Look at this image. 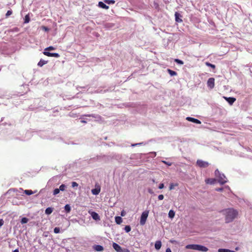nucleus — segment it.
Masks as SVG:
<instances>
[{
    "instance_id": "obj_1",
    "label": "nucleus",
    "mask_w": 252,
    "mask_h": 252,
    "mask_svg": "<svg viewBox=\"0 0 252 252\" xmlns=\"http://www.w3.org/2000/svg\"><path fill=\"white\" fill-rule=\"evenodd\" d=\"M224 214L225 216V222L229 223L233 221L238 216V212L233 209H227L224 211Z\"/></svg>"
},
{
    "instance_id": "obj_2",
    "label": "nucleus",
    "mask_w": 252,
    "mask_h": 252,
    "mask_svg": "<svg viewBox=\"0 0 252 252\" xmlns=\"http://www.w3.org/2000/svg\"><path fill=\"white\" fill-rule=\"evenodd\" d=\"M187 249H192L201 252H206L208 251V249L203 246L197 244H189L186 246Z\"/></svg>"
},
{
    "instance_id": "obj_3",
    "label": "nucleus",
    "mask_w": 252,
    "mask_h": 252,
    "mask_svg": "<svg viewBox=\"0 0 252 252\" xmlns=\"http://www.w3.org/2000/svg\"><path fill=\"white\" fill-rule=\"evenodd\" d=\"M149 214V211H144L141 216L140 218V224L143 225L145 224L147 219L148 218Z\"/></svg>"
},
{
    "instance_id": "obj_4",
    "label": "nucleus",
    "mask_w": 252,
    "mask_h": 252,
    "mask_svg": "<svg viewBox=\"0 0 252 252\" xmlns=\"http://www.w3.org/2000/svg\"><path fill=\"white\" fill-rule=\"evenodd\" d=\"M113 247L117 252H130L129 250L127 249H123L120 246L116 243H113Z\"/></svg>"
},
{
    "instance_id": "obj_5",
    "label": "nucleus",
    "mask_w": 252,
    "mask_h": 252,
    "mask_svg": "<svg viewBox=\"0 0 252 252\" xmlns=\"http://www.w3.org/2000/svg\"><path fill=\"white\" fill-rule=\"evenodd\" d=\"M196 165L200 168H206L209 166V163L207 161L198 159L196 161Z\"/></svg>"
},
{
    "instance_id": "obj_6",
    "label": "nucleus",
    "mask_w": 252,
    "mask_h": 252,
    "mask_svg": "<svg viewBox=\"0 0 252 252\" xmlns=\"http://www.w3.org/2000/svg\"><path fill=\"white\" fill-rule=\"evenodd\" d=\"M218 178V182L221 185H223L227 182V179L224 174H220Z\"/></svg>"
},
{
    "instance_id": "obj_7",
    "label": "nucleus",
    "mask_w": 252,
    "mask_h": 252,
    "mask_svg": "<svg viewBox=\"0 0 252 252\" xmlns=\"http://www.w3.org/2000/svg\"><path fill=\"white\" fill-rule=\"evenodd\" d=\"M88 212L91 215V217L94 220L96 221L100 220V217L97 213L91 211H89Z\"/></svg>"
},
{
    "instance_id": "obj_8",
    "label": "nucleus",
    "mask_w": 252,
    "mask_h": 252,
    "mask_svg": "<svg viewBox=\"0 0 252 252\" xmlns=\"http://www.w3.org/2000/svg\"><path fill=\"white\" fill-rule=\"evenodd\" d=\"M207 86L208 87L212 89L214 88L215 86V79L214 78H210L207 81Z\"/></svg>"
},
{
    "instance_id": "obj_9",
    "label": "nucleus",
    "mask_w": 252,
    "mask_h": 252,
    "mask_svg": "<svg viewBox=\"0 0 252 252\" xmlns=\"http://www.w3.org/2000/svg\"><path fill=\"white\" fill-rule=\"evenodd\" d=\"M223 98L230 104L232 105L235 101L236 98L232 97H227L224 96Z\"/></svg>"
},
{
    "instance_id": "obj_10",
    "label": "nucleus",
    "mask_w": 252,
    "mask_h": 252,
    "mask_svg": "<svg viewBox=\"0 0 252 252\" xmlns=\"http://www.w3.org/2000/svg\"><path fill=\"white\" fill-rule=\"evenodd\" d=\"M186 119L188 121H189V122H193V123H195V124H201L200 121H199L198 119L192 118V117H187L186 118Z\"/></svg>"
},
{
    "instance_id": "obj_11",
    "label": "nucleus",
    "mask_w": 252,
    "mask_h": 252,
    "mask_svg": "<svg viewBox=\"0 0 252 252\" xmlns=\"http://www.w3.org/2000/svg\"><path fill=\"white\" fill-rule=\"evenodd\" d=\"M93 248H94V249L97 252H102L104 250L103 247L101 245H94L93 247Z\"/></svg>"
},
{
    "instance_id": "obj_12",
    "label": "nucleus",
    "mask_w": 252,
    "mask_h": 252,
    "mask_svg": "<svg viewBox=\"0 0 252 252\" xmlns=\"http://www.w3.org/2000/svg\"><path fill=\"white\" fill-rule=\"evenodd\" d=\"M175 16L176 22L178 23H181L183 22V20L181 18H180V17H181V15L179 13L177 12H175Z\"/></svg>"
},
{
    "instance_id": "obj_13",
    "label": "nucleus",
    "mask_w": 252,
    "mask_h": 252,
    "mask_svg": "<svg viewBox=\"0 0 252 252\" xmlns=\"http://www.w3.org/2000/svg\"><path fill=\"white\" fill-rule=\"evenodd\" d=\"M161 247V242L160 241H157L155 244V249L157 250H159Z\"/></svg>"
},
{
    "instance_id": "obj_14",
    "label": "nucleus",
    "mask_w": 252,
    "mask_h": 252,
    "mask_svg": "<svg viewBox=\"0 0 252 252\" xmlns=\"http://www.w3.org/2000/svg\"><path fill=\"white\" fill-rule=\"evenodd\" d=\"M216 182V180L215 179L212 178H208L205 180V182L207 184H214Z\"/></svg>"
},
{
    "instance_id": "obj_15",
    "label": "nucleus",
    "mask_w": 252,
    "mask_h": 252,
    "mask_svg": "<svg viewBox=\"0 0 252 252\" xmlns=\"http://www.w3.org/2000/svg\"><path fill=\"white\" fill-rule=\"evenodd\" d=\"M98 6L102 8L105 9H108L109 8V6L104 4L103 2L100 1L98 2Z\"/></svg>"
},
{
    "instance_id": "obj_16",
    "label": "nucleus",
    "mask_w": 252,
    "mask_h": 252,
    "mask_svg": "<svg viewBox=\"0 0 252 252\" xmlns=\"http://www.w3.org/2000/svg\"><path fill=\"white\" fill-rule=\"evenodd\" d=\"M115 222L118 224H120L122 222V219L121 217L117 216L115 218Z\"/></svg>"
},
{
    "instance_id": "obj_17",
    "label": "nucleus",
    "mask_w": 252,
    "mask_h": 252,
    "mask_svg": "<svg viewBox=\"0 0 252 252\" xmlns=\"http://www.w3.org/2000/svg\"><path fill=\"white\" fill-rule=\"evenodd\" d=\"M47 61H44L43 60H42L41 59L40 60V61L38 62L37 65L40 66V67H41L43 65L46 64L47 63Z\"/></svg>"
},
{
    "instance_id": "obj_18",
    "label": "nucleus",
    "mask_w": 252,
    "mask_h": 252,
    "mask_svg": "<svg viewBox=\"0 0 252 252\" xmlns=\"http://www.w3.org/2000/svg\"><path fill=\"white\" fill-rule=\"evenodd\" d=\"M100 189H94L92 190V192L94 195H97L100 192Z\"/></svg>"
},
{
    "instance_id": "obj_19",
    "label": "nucleus",
    "mask_w": 252,
    "mask_h": 252,
    "mask_svg": "<svg viewBox=\"0 0 252 252\" xmlns=\"http://www.w3.org/2000/svg\"><path fill=\"white\" fill-rule=\"evenodd\" d=\"M53 211V209L52 208L48 207L45 210V214L47 215H50L52 213Z\"/></svg>"
},
{
    "instance_id": "obj_20",
    "label": "nucleus",
    "mask_w": 252,
    "mask_h": 252,
    "mask_svg": "<svg viewBox=\"0 0 252 252\" xmlns=\"http://www.w3.org/2000/svg\"><path fill=\"white\" fill-rule=\"evenodd\" d=\"M167 72L171 76H175V75H177V73L176 71H173L170 69H167Z\"/></svg>"
},
{
    "instance_id": "obj_21",
    "label": "nucleus",
    "mask_w": 252,
    "mask_h": 252,
    "mask_svg": "<svg viewBox=\"0 0 252 252\" xmlns=\"http://www.w3.org/2000/svg\"><path fill=\"white\" fill-rule=\"evenodd\" d=\"M174 216H175V212L172 210H170L168 213L169 217L170 218H174Z\"/></svg>"
},
{
    "instance_id": "obj_22",
    "label": "nucleus",
    "mask_w": 252,
    "mask_h": 252,
    "mask_svg": "<svg viewBox=\"0 0 252 252\" xmlns=\"http://www.w3.org/2000/svg\"><path fill=\"white\" fill-rule=\"evenodd\" d=\"M64 209L66 212L69 213L71 210V208L69 205H65V206H64Z\"/></svg>"
},
{
    "instance_id": "obj_23",
    "label": "nucleus",
    "mask_w": 252,
    "mask_h": 252,
    "mask_svg": "<svg viewBox=\"0 0 252 252\" xmlns=\"http://www.w3.org/2000/svg\"><path fill=\"white\" fill-rule=\"evenodd\" d=\"M29 220L28 218H23L22 219H21V222L22 224H24V223H26L28 222Z\"/></svg>"
},
{
    "instance_id": "obj_24",
    "label": "nucleus",
    "mask_w": 252,
    "mask_h": 252,
    "mask_svg": "<svg viewBox=\"0 0 252 252\" xmlns=\"http://www.w3.org/2000/svg\"><path fill=\"white\" fill-rule=\"evenodd\" d=\"M104 2L108 4H114L115 1L114 0H104Z\"/></svg>"
},
{
    "instance_id": "obj_25",
    "label": "nucleus",
    "mask_w": 252,
    "mask_h": 252,
    "mask_svg": "<svg viewBox=\"0 0 252 252\" xmlns=\"http://www.w3.org/2000/svg\"><path fill=\"white\" fill-rule=\"evenodd\" d=\"M205 63L207 66L211 67L213 69H215L216 68L215 65L209 62H206Z\"/></svg>"
},
{
    "instance_id": "obj_26",
    "label": "nucleus",
    "mask_w": 252,
    "mask_h": 252,
    "mask_svg": "<svg viewBox=\"0 0 252 252\" xmlns=\"http://www.w3.org/2000/svg\"><path fill=\"white\" fill-rule=\"evenodd\" d=\"M174 62L179 64L182 65L184 64V62L182 61H181L179 59H175Z\"/></svg>"
},
{
    "instance_id": "obj_27",
    "label": "nucleus",
    "mask_w": 252,
    "mask_h": 252,
    "mask_svg": "<svg viewBox=\"0 0 252 252\" xmlns=\"http://www.w3.org/2000/svg\"><path fill=\"white\" fill-rule=\"evenodd\" d=\"M230 250L226 249H219L218 252H229Z\"/></svg>"
},
{
    "instance_id": "obj_28",
    "label": "nucleus",
    "mask_w": 252,
    "mask_h": 252,
    "mask_svg": "<svg viewBox=\"0 0 252 252\" xmlns=\"http://www.w3.org/2000/svg\"><path fill=\"white\" fill-rule=\"evenodd\" d=\"M124 229L126 232H129L131 230V227L129 225H126Z\"/></svg>"
},
{
    "instance_id": "obj_29",
    "label": "nucleus",
    "mask_w": 252,
    "mask_h": 252,
    "mask_svg": "<svg viewBox=\"0 0 252 252\" xmlns=\"http://www.w3.org/2000/svg\"><path fill=\"white\" fill-rule=\"evenodd\" d=\"M25 193L28 195H31L33 193V192L32 190H25Z\"/></svg>"
},
{
    "instance_id": "obj_30",
    "label": "nucleus",
    "mask_w": 252,
    "mask_h": 252,
    "mask_svg": "<svg viewBox=\"0 0 252 252\" xmlns=\"http://www.w3.org/2000/svg\"><path fill=\"white\" fill-rule=\"evenodd\" d=\"M44 55L48 56V57H51L52 53L49 52H47L45 50L44 52H43Z\"/></svg>"
},
{
    "instance_id": "obj_31",
    "label": "nucleus",
    "mask_w": 252,
    "mask_h": 252,
    "mask_svg": "<svg viewBox=\"0 0 252 252\" xmlns=\"http://www.w3.org/2000/svg\"><path fill=\"white\" fill-rule=\"evenodd\" d=\"M65 188V186L63 184H62L60 186L59 189L60 190L63 191V190H64Z\"/></svg>"
},
{
    "instance_id": "obj_32",
    "label": "nucleus",
    "mask_w": 252,
    "mask_h": 252,
    "mask_svg": "<svg viewBox=\"0 0 252 252\" xmlns=\"http://www.w3.org/2000/svg\"><path fill=\"white\" fill-rule=\"evenodd\" d=\"M30 21V17L28 15H26L25 18V23H28Z\"/></svg>"
},
{
    "instance_id": "obj_33",
    "label": "nucleus",
    "mask_w": 252,
    "mask_h": 252,
    "mask_svg": "<svg viewBox=\"0 0 252 252\" xmlns=\"http://www.w3.org/2000/svg\"><path fill=\"white\" fill-rule=\"evenodd\" d=\"M60 189H55L54 190L53 194L54 195H56L58 194L60 192Z\"/></svg>"
},
{
    "instance_id": "obj_34",
    "label": "nucleus",
    "mask_w": 252,
    "mask_h": 252,
    "mask_svg": "<svg viewBox=\"0 0 252 252\" xmlns=\"http://www.w3.org/2000/svg\"><path fill=\"white\" fill-rule=\"evenodd\" d=\"M54 232L55 233H59L60 232V229L59 227H55L54 229Z\"/></svg>"
},
{
    "instance_id": "obj_35",
    "label": "nucleus",
    "mask_w": 252,
    "mask_h": 252,
    "mask_svg": "<svg viewBox=\"0 0 252 252\" xmlns=\"http://www.w3.org/2000/svg\"><path fill=\"white\" fill-rule=\"evenodd\" d=\"M12 14V11L11 10H8L6 13V16L7 17L11 15Z\"/></svg>"
},
{
    "instance_id": "obj_36",
    "label": "nucleus",
    "mask_w": 252,
    "mask_h": 252,
    "mask_svg": "<svg viewBox=\"0 0 252 252\" xmlns=\"http://www.w3.org/2000/svg\"><path fill=\"white\" fill-rule=\"evenodd\" d=\"M55 50V48L53 46H49L47 48H46L45 50V51H47V50Z\"/></svg>"
},
{
    "instance_id": "obj_37",
    "label": "nucleus",
    "mask_w": 252,
    "mask_h": 252,
    "mask_svg": "<svg viewBox=\"0 0 252 252\" xmlns=\"http://www.w3.org/2000/svg\"><path fill=\"white\" fill-rule=\"evenodd\" d=\"M51 57L59 58L60 57V55L58 53H52Z\"/></svg>"
},
{
    "instance_id": "obj_38",
    "label": "nucleus",
    "mask_w": 252,
    "mask_h": 252,
    "mask_svg": "<svg viewBox=\"0 0 252 252\" xmlns=\"http://www.w3.org/2000/svg\"><path fill=\"white\" fill-rule=\"evenodd\" d=\"M71 186L72 188H74L77 187L78 186V184L75 182H72Z\"/></svg>"
},
{
    "instance_id": "obj_39",
    "label": "nucleus",
    "mask_w": 252,
    "mask_h": 252,
    "mask_svg": "<svg viewBox=\"0 0 252 252\" xmlns=\"http://www.w3.org/2000/svg\"><path fill=\"white\" fill-rule=\"evenodd\" d=\"M164 196L162 194H160L158 196V199L160 200H161L163 199Z\"/></svg>"
},
{
    "instance_id": "obj_40",
    "label": "nucleus",
    "mask_w": 252,
    "mask_h": 252,
    "mask_svg": "<svg viewBox=\"0 0 252 252\" xmlns=\"http://www.w3.org/2000/svg\"><path fill=\"white\" fill-rule=\"evenodd\" d=\"M164 184L163 183L160 184L159 186H158V188L159 189H162L163 188H164Z\"/></svg>"
},
{
    "instance_id": "obj_41",
    "label": "nucleus",
    "mask_w": 252,
    "mask_h": 252,
    "mask_svg": "<svg viewBox=\"0 0 252 252\" xmlns=\"http://www.w3.org/2000/svg\"><path fill=\"white\" fill-rule=\"evenodd\" d=\"M174 185L173 184H170L169 187V189L172 190L174 189Z\"/></svg>"
},
{
    "instance_id": "obj_42",
    "label": "nucleus",
    "mask_w": 252,
    "mask_h": 252,
    "mask_svg": "<svg viewBox=\"0 0 252 252\" xmlns=\"http://www.w3.org/2000/svg\"><path fill=\"white\" fill-rule=\"evenodd\" d=\"M216 190L217 191H221L223 190V188H217L216 189Z\"/></svg>"
},
{
    "instance_id": "obj_43",
    "label": "nucleus",
    "mask_w": 252,
    "mask_h": 252,
    "mask_svg": "<svg viewBox=\"0 0 252 252\" xmlns=\"http://www.w3.org/2000/svg\"><path fill=\"white\" fill-rule=\"evenodd\" d=\"M4 221L2 219L0 220V227L3 224Z\"/></svg>"
},
{
    "instance_id": "obj_44",
    "label": "nucleus",
    "mask_w": 252,
    "mask_h": 252,
    "mask_svg": "<svg viewBox=\"0 0 252 252\" xmlns=\"http://www.w3.org/2000/svg\"><path fill=\"white\" fill-rule=\"evenodd\" d=\"M42 28V29H43L44 31H49V29L47 27L43 26Z\"/></svg>"
},
{
    "instance_id": "obj_45",
    "label": "nucleus",
    "mask_w": 252,
    "mask_h": 252,
    "mask_svg": "<svg viewBox=\"0 0 252 252\" xmlns=\"http://www.w3.org/2000/svg\"><path fill=\"white\" fill-rule=\"evenodd\" d=\"M166 252H172L170 248H167L166 250Z\"/></svg>"
},
{
    "instance_id": "obj_46",
    "label": "nucleus",
    "mask_w": 252,
    "mask_h": 252,
    "mask_svg": "<svg viewBox=\"0 0 252 252\" xmlns=\"http://www.w3.org/2000/svg\"><path fill=\"white\" fill-rule=\"evenodd\" d=\"M121 216H123H123H125V212L124 211H123L121 212Z\"/></svg>"
},
{
    "instance_id": "obj_47",
    "label": "nucleus",
    "mask_w": 252,
    "mask_h": 252,
    "mask_svg": "<svg viewBox=\"0 0 252 252\" xmlns=\"http://www.w3.org/2000/svg\"><path fill=\"white\" fill-rule=\"evenodd\" d=\"M12 252H19L18 249H16L14 250Z\"/></svg>"
},
{
    "instance_id": "obj_48",
    "label": "nucleus",
    "mask_w": 252,
    "mask_h": 252,
    "mask_svg": "<svg viewBox=\"0 0 252 252\" xmlns=\"http://www.w3.org/2000/svg\"><path fill=\"white\" fill-rule=\"evenodd\" d=\"M217 172L219 173V171H218V170H216V171H215V174L216 175H217Z\"/></svg>"
},
{
    "instance_id": "obj_49",
    "label": "nucleus",
    "mask_w": 252,
    "mask_h": 252,
    "mask_svg": "<svg viewBox=\"0 0 252 252\" xmlns=\"http://www.w3.org/2000/svg\"><path fill=\"white\" fill-rule=\"evenodd\" d=\"M163 162H164L165 163L167 164H168V165H171V163H169H169H167V162H165V161H163Z\"/></svg>"
},
{
    "instance_id": "obj_50",
    "label": "nucleus",
    "mask_w": 252,
    "mask_h": 252,
    "mask_svg": "<svg viewBox=\"0 0 252 252\" xmlns=\"http://www.w3.org/2000/svg\"><path fill=\"white\" fill-rule=\"evenodd\" d=\"M235 250H236V251H238V250H239V248H238V247L236 248H235Z\"/></svg>"
},
{
    "instance_id": "obj_51",
    "label": "nucleus",
    "mask_w": 252,
    "mask_h": 252,
    "mask_svg": "<svg viewBox=\"0 0 252 252\" xmlns=\"http://www.w3.org/2000/svg\"><path fill=\"white\" fill-rule=\"evenodd\" d=\"M229 252H235V251H234L230 250Z\"/></svg>"
},
{
    "instance_id": "obj_52",
    "label": "nucleus",
    "mask_w": 252,
    "mask_h": 252,
    "mask_svg": "<svg viewBox=\"0 0 252 252\" xmlns=\"http://www.w3.org/2000/svg\"><path fill=\"white\" fill-rule=\"evenodd\" d=\"M152 182H153V183H155V180L154 179H153V180H152Z\"/></svg>"
},
{
    "instance_id": "obj_53",
    "label": "nucleus",
    "mask_w": 252,
    "mask_h": 252,
    "mask_svg": "<svg viewBox=\"0 0 252 252\" xmlns=\"http://www.w3.org/2000/svg\"><path fill=\"white\" fill-rule=\"evenodd\" d=\"M149 192L150 193H152V191L150 189H149Z\"/></svg>"
},
{
    "instance_id": "obj_54",
    "label": "nucleus",
    "mask_w": 252,
    "mask_h": 252,
    "mask_svg": "<svg viewBox=\"0 0 252 252\" xmlns=\"http://www.w3.org/2000/svg\"><path fill=\"white\" fill-rule=\"evenodd\" d=\"M109 25V24H105V26L106 27L107 25Z\"/></svg>"
},
{
    "instance_id": "obj_55",
    "label": "nucleus",
    "mask_w": 252,
    "mask_h": 252,
    "mask_svg": "<svg viewBox=\"0 0 252 252\" xmlns=\"http://www.w3.org/2000/svg\"><path fill=\"white\" fill-rule=\"evenodd\" d=\"M82 122H83V123H86V122L84 121H82Z\"/></svg>"
}]
</instances>
